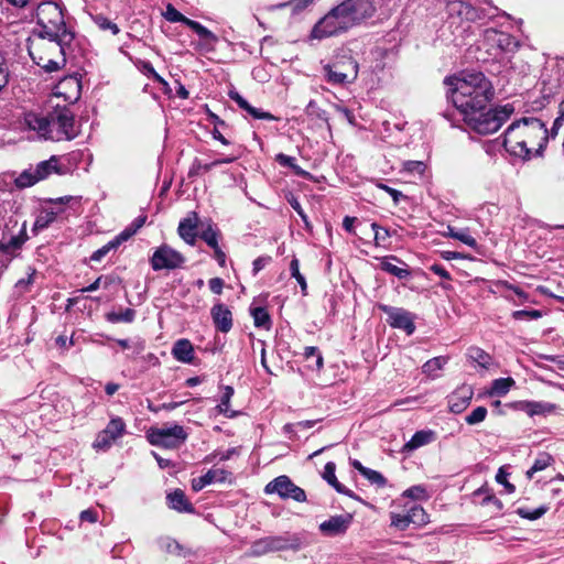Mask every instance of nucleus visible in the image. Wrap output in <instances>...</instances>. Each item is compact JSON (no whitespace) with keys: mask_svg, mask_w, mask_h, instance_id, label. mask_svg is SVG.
I'll use <instances>...</instances> for the list:
<instances>
[{"mask_svg":"<svg viewBox=\"0 0 564 564\" xmlns=\"http://www.w3.org/2000/svg\"><path fill=\"white\" fill-rule=\"evenodd\" d=\"M9 67L4 54L0 51V90L4 88L9 82Z\"/></svg>","mask_w":564,"mask_h":564,"instance_id":"obj_58","label":"nucleus"},{"mask_svg":"<svg viewBox=\"0 0 564 564\" xmlns=\"http://www.w3.org/2000/svg\"><path fill=\"white\" fill-rule=\"evenodd\" d=\"M185 258L167 245H162L153 252L150 264L154 271L174 270L181 268Z\"/></svg>","mask_w":564,"mask_h":564,"instance_id":"obj_14","label":"nucleus"},{"mask_svg":"<svg viewBox=\"0 0 564 564\" xmlns=\"http://www.w3.org/2000/svg\"><path fill=\"white\" fill-rule=\"evenodd\" d=\"M172 355L177 361L192 364L194 359V347L188 339H178L173 345Z\"/></svg>","mask_w":564,"mask_h":564,"instance_id":"obj_25","label":"nucleus"},{"mask_svg":"<svg viewBox=\"0 0 564 564\" xmlns=\"http://www.w3.org/2000/svg\"><path fill=\"white\" fill-rule=\"evenodd\" d=\"M468 359L478 365L482 369H489L492 358L484 349L479 347H469L467 350Z\"/></svg>","mask_w":564,"mask_h":564,"instance_id":"obj_30","label":"nucleus"},{"mask_svg":"<svg viewBox=\"0 0 564 564\" xmlns=\"http://www.w3.org/2000/svg\"><path fill=\"white\" fill-rule=\"evenodd\" d=\"M198 237L212 249L220 247L219 241L223 238L220 230L212 221L202 229Z\"/></svg>","mask_w":564,"mask_h":564,"instance_id":"obj_27","label":"nucleus"},{"mask_svg":"<svg viewBox=\"0 0 564 564\" xmlns=\"http://www.w3.org/2000/svg\"><path fill=\"white\" fill-rule=\"evenodd\" d=\"M188 433L177 423H166L162 426H151L147 431V438L153 446L165 449H177L187 440Z\"/></svg>","mask_w":564,"mask_h":564,"instance_id":"obj_8","label":"nucleus"},{"mask_svg":"<svg viewBox=\"0 0 564 564\" xmlns=\"http://www.w3.org/2000/svg\"><path fill=\"white\" fill-rule=\"evenodd\" d=\"M554 462V458L552 455H550L546 452L540 453L536 458L534 459L533 465L531 468L527 471L528 477H532L533 474L544 470L547 468L552 463Z\"/></svg>","mask_w":564,"mask_h":564,"instance_id":"obj_39","label":"nucleus"},{"mask_svg":"<svg viewBox=\"0 0 564 564\" xmlns=\"http://www.w3.org/2000/svg\"><path fill=\"white\" fill-rule=\"evenodd\" d=\"M474 397L471 386L462 384L447 397V405L452 413L459 414L464 412L470 404Z\"/></svg>","mask_w":564,"mask_h":564,"instance_id":"obj_18","label":"nucleus"},{"mask_svg":"<svg viewBox=\"0 0 564 564\" xmlns=\"http://www.w3.org/2000/svg\"><path fill=\"white\" fill-rule=\"evenodd\" d=\"M449 236L462 241L468 247L475 248L477 246L476 239L466 230H454L453 228H449Z\"/></svg>","mask_w":564,"mask_h":564,"instance_id":"obj_49","label":"nucleus"},{"mask_svg":"<svg viewBox=\"0 0 564 564\" xmlns=\"http://www.w3.org/2000/svg\"><path fill=\"white\" fill-rule=\"evenodd\" d=\"M435 440V432L432 430H421L413 434V436L403 445V452L410 453L422 446L431 444Z\"/></svg>","mask_w":564,"mask_h":564,"instance_id":"obj_24","label":"nucleus"},{"mask_svg":"<svg viewBox=\"0 0 564 564\" xmlns=\"http://www.w3.org/2000/svg\"><path fill=\"white\" fill-rule=\"evenodd\" d=\"M549 511V507L546 505H542L536 509L530 510L524 507H520L516 510V513L522 518L530 521L538 520L542 518Z\"/></svg>","mask_w":564,"mask_h":564,"instance_id":"obj_40","label":"nucleus"},{"mask_svg":"<svg viewBox=\"0 0 564 564\" xmlns=\"http://www.w3.org/2000/svg\"><path fill=\"white\" fill-rule=\"evenodd\" d=\"M288 202L291 205V207L297 213V215L301 217V219L304 221V224L306 226H308V217L305 214L304 209L302 208L297 198L292 196L291 198L288 199Z\"/></svg>","mask_w":564,"mask_h":564,"instance_id":"obj_61","label":"nucleus"},{"mask_svg":"<svg viewBox=\"0 0 564 564\" xmlns=\"http://www.w3.org/2000/svg\"><path fill=\"white\" fill-rule=\"evenodd\" d=\"M509 409L527 413L529 416H547L557 410V405L545 401L520 400L506 404Z\"/></svg>","mask_w":564,"mask_h":564,"instance_id":"obj_17","label":"nucleus"},{"mask_svg":"<svg viewBox=\"0 0 564 564\" xmlns=\"http://www.w3.org/2000/svg\"><path fill=\"white\" fill-rule=\"evenodd\" d=\"M352 522V514L344 513L333 516L319 524V531L326 536L343 535Z\"/></svg>","mask_w":564,"mask_h":564,"instance_id":"obj_19","label":"nucleus"},{"mask_svg":"<svg viewBox=\"0 0 564 564\" xmlns=\"http://www.w3.org/2000/svg\"><path fill=\"white\" fill-rule=\"evenodd\" d=\"M231 474L225 469H209L206 474L192 480V489L200 491L214 481L224 482Z\"/></svg>","mask_w":564,"mask_h":564,"instance_id":"obj_22","label":"nucleus"},{"mask_svg":"<svg viewBox=\"0 0 564 564\" xmlns=\"http://www.w3.org/2000/svg\"><path fill=\"white\" fill-rule=\"evenodd\" d=\"M234 388L231 386H225L223 388V395L220 398V402L217 405V410L219 413H223L227 417H234L237 415L236 411H231L229 408L230 399L234 395Z\"/></svg>","mask_w":564,"mask_h":564,"instance_id":"obj_34","label":"nucleus"},{"mask_svg":"<svg viewBox=\"0 0 564 564\" xmlns=\"http://www.w3.org/2000/svg\"><path fill=\"white\" fill-rule=\"evenodd\" d=\"M138 67L143 75H145L149 78H152L154 82L159 83L162 86L164 95L171 96L172 89L170 87V84L155 72L153 65L149 61H140Z\"/></svg>","mask_w":564,"mask_h":564,"instance_id":"obj_26","label":"nucleus"},{"mask_svg":"<svg viewBox=\"0 0 564 564\" xmlns=\"http://www.w3.org/2000/svg\"><path fill=\"white\" fill-rule=\"evenodd\" d=\"M516 381L511 377L495 379L491 382L489 395L503 397L514 386Z\"/></svg>","mask_w":564,"mask_h":564,"instance_id":"obj_33","label":"nucleus"},{"mask_svg":"<svg viewBox=\"0 0 564 564\" xmlns=\"http://www.w3.org/2000/svg\"><path fill=\"white\" fill-rule=\"evenodd\" d=\"M24 127L39 139L54 142L72 141L80 134V123L68 106H55L46 113L29 111L23 117Z\"/></svg>","mask_w":564,"mask_h":564,"instance_id":"obj_4","label":"nucleus"},{"mask_svg":"<svg viewBox=\"0 0 564 564\" xmlns=\"http://www.w3.org/2000/svg\"><path fill=\"white\" fill-rule=\"evenodd\" d=\"M36 21L39 30L26 40V48L32 61L46 73L59 69V62L42 54L44 48H52L65 61L66 48L75 39V32L67 26L63 8L56 2H44L37 7Z\"/></svg>","mask_w":564,"mask_h":564,"instance_id":"obj_2","label":"nucleus"},{"mask_svg":"<svg viewBox=\"0 0 564 564\" xmlns=\"http://www.w3.org/2000/svg\"><path fill=\"white\" fill-rule=\"evenodd\" d=\"M403 267H398L393 263H391L388 258L383 259L380 263V268L382 271L387 272V273H390L394 276H397L398 279H408L411 276V271L409 270L408 265L405 263H403Z\"/></svg>","mask_w":564,"mask_h":564,"instance_id":"obj_35","label":"nucleus"},{"mask_svg":"<svg viewBox=\"0 0 564 564\" xmlns=\"http://www.w3.org/2000/svg\"><path fill=\"white\" fill-rule=\"evenodd\" d=\"M198 226V215L196 212H191L188 216L182 219L178 224L177 232L180 237L189 246L196 243V238L199 234L196 232Z\"/></svg>","mask_w":564,"mask_h":564,"instance_id":"obj_21","label":"nucleus"},{"mask_svg":"<svg viewBox=\"0 0 564 564\" xmlns=\"http://www.w3.org/2000/svg\"><path fill=\"white\" fill-rule=\"evenodd\" d=\"M371 229L375 234L373 239H375V243L377 246L381 245L390 237L389 230L387 228L378 225L377 223L371 224Z\"/></svg>","mask_w":564,"mask_h":564,"instance_id":"obj_55","label":"nucleus"},{"mask_svg":"<svg viewBox=\"0 0 564 564\" xmlns=\"http://www.w3.org/2000/svg\"><path fill=\"white\" fill-rule=\"evenodd\" d=\"M272 258L270 256H261L253 260L252 262V274L256 276L262 269H264L270 262Z\"/></svg>","mask_w":564,"mask_h":564,"instance_id":"obj_60","label":"nucleus"},{"mask_svg":"<svg viewBox=\"0 0 564 564\" xmlns=\"http://www.w3.org/2000/svg\"><path fill=\"white\" fill-rule=\"evenodd\" d=\"M375 12L372 0H344L315 24L312 36L324 39L347 32L370 19Z\"/></svg>","mask_w":564,"mask_h":564,"instance_id":"obj_5","label":"nucleus"},{"mask_svg":"<svg viewBox=\"0 0 564 564\" xmlns=\"http://www.w3.org/2000/svg\"><path fill=\"white\" fill-rule=\"evenodd\" d=\"M210 316L218 332L226 334L232 328V313L224 303L214 304Z\"/></svg>","mask_w":564,"mask_h":564,"instance_id":"obj_20","label":"nucleus"},{"mask_svg":"<svg viewBox=\"0 0 564 564\" xmlns=\"http://www.w3.org/2000/svg\"><path fill=\"white\" fill-rule=\"evenodd\" d=\"M251 316L253 317L254 326L258 328L270 329L272 326L270 314L264 307H253L250 310Z\"/></svg>","mask_w":564,"mask_h":564,"instance_id":"obj_36","label":"nucleus"},{"mask_svg":"<svg viewBox=\"0 0 564 564\" xmlns=\"http://www.w3.org/2000/svg\"><path fill=\"white\" fill-rule=\"evenodd\" d=\"M487 413L488 411L485 406H477L465 417V422L468 425L479 424L485 421Z\"/></svg>","mask_w":564,"mask_h":564,"instance_id":"obj_48","label":"nucleus"},{"mask_svg":"<svg viewBox=\"0 0 564 564\" xmlns=\"http://www.w3.org/2000/svg\"><path fill=\"white\" fill-rule=\"evenodd\" d=\"M379 310L387 315V323L392 328L402 329L406 335L415 332V315L405 308L394 307L387 304H379Z\"/></svg>","mask_w":564,"mask_h":564,"instance_id":"obj_13","label":"nucleus"},{"mask_svg":"<svg viewBox=\"0 0 564 564\" xmlns=\"http://www.w3.org/2000/svg\"><path fill=\"white\" fill-rule=\"evenodd\" d=\"M301 547V540L299 536L290 533L281 535H269L252 542L250 546V554L252 556H262L270 552H279L293 550L297 551Z\"/></svg>","mask_w":564,"mask_h":564,"instance_id":"obj_9","label":"nucleus"},{"mask_svg":"<svg viewBox=\"0 0 564 564\" xmlns=\"http://www.w3.org/2000/svg\"><path fill=\"white\" fill-rule=\"evenodd\" d=\"M390 520H391V523H390L391 527H393L400 531L406 530L410 527V524H412V521L409 518L406 512L405 513L391 512Z\"/></svg>","mask_w":564,"mask_h":564,"instance_id":"obj_46","label":"nucleus"},{"mask_svg":"<svg viewBox=\"0 0 564 564\" xmlns=\"http://www.w3.org/2000/svg\"><path fill=\"white\" fill-rule=\"evenodd\" d=\"M496 481L498 484H501L506 488L507 492H509V494H512L516 490L514 485L510 484L507 480V474L503 471L502 468H499V470L496 475Z\"/></svg>","mask_w":564,"mask_h":564,"instance_id":"obj_62","label":"nucleus"},{"mask_svg":"<svg viewBox=\"0 0 564 564\" xmlns=\"http://www.w3.org/2000/svg\"><path fill=\"white\" fill-rule=\"evenodd\" d=\"M268 495L276 494L282 499H293L297 502L306 501L305 491L296 486L289 476L281 475L268 482L264 487Z\"/></svg>","mask_w":564,"mask_h":564,"instance_id":"obj_11","label":"nucleus"},{"mask_svg":"<svg viewBox=\"0 0 564 564\" xmlns=\"http://www.w3.org/2000/svg\"><path fill=\"white\" fill-rule=\"evenodd\" d=\"M58 88H69L72 89L70 95H66L65 93L58 91V95H64L65 100L69 102H74L79 99L80 97V89H82V83L76 77H66L63 80H61Z\"/></svg>","mask_w":564,"mask_h":564,"instance_id":"obj_28","label":"nucleus"},{"mask_svg":"<svg viewBox=\"0 0 564 564\" xmlns=\"http://www.w3.org/2000/svg\"><path fill=\"white\" fill-rule=\"evenodd\" d=\"M425 169L426 165L422 161H405L403 163V171L411 174L423 175Z\"/></svg>","mask_w":564,"mask_h":564,"instance_id":"obj_53","label":"nucleus"},{"mask_svg":"<svg viewBox=\"0 0 564 564\" xmlns=\"http://www.w3.org/2000/svg\"><path fill=\"white\" fill-rule=\"evenodd\" d=\"M304 357L306 360L311 359V358H315V368L317 370H319L321 368H323V365H324V359H323V356L319 351V349L317 347H314V346H307L304 348Z\"/></svg>","mask_w":564,"mask_h":564,"instance_id":"obj_52","label":"nucleus"},{"mask_svg":"<svg viewBox=\"0 0 564 564\" xmlns=\"http://www.w3.org/2000/svg\"><path fill=\"white\" fill-rule=\"evenodd\" d=\"M550 133L539 118H522L513 121L503 133V148L518 159L529 161L542 156Z\"/></svg>","mask_w":564,"mask_h":564,"instance_id":"obj_3","label":"nucleus"},{"mask_svg":"<svg viewBox=\"0 0 564 564\" xmlns=\"http://www.w3.org/2000/svg\"><path fill=\"white\" fill-rule=\"evenodd\" d=\"M28 239L26 221L19 224L17 219L10 218L2 229L0 251L12 253L21 249Z\"/></svg>","mask_w":564,"mask_h":564,"instance_id":"obj_10","label":"nucleus"},{"mask_svg":"<svg viewBox=\"0 0 564 564\" xmlns=\"http://www.w3.org/2000/svg\"><path fill=\"white\" fill-rule=\"evenodd\" d=\"M58 159L53 155L48 160L42 161L36 164L35 167L24 170L17 178V184L20 187H29L37 183L39 181L45 180L51 174L58 171Z\"/></svg>","mask_w":564,"mask_h":564,"instance_id":"obj_12","label":"nucleus"},{"mask_svg":"<svg viewBox=\"0 0 564 564\" xmlns=\"http://www.w3.org/2000/svg\"><path fill=\"white\" fill-rule=\"evenodd\" d=\"M490 4L489 0H451L446 4V12L451 24H462L464 22H479L492 20L497 15L510 18L506 12H500L498 8L490 7L489 10L478 9L475 4Z\"/></svg>","mask_w":564,"mask_h":564,"instance_id":"obj_6","label":"nucleus"},{"mask_svg":"<svg viewBox=\"0 0 564 564\" xmlns=\"http://www.w3.org/2000/svg\"><path fill=\"white\" fill-rule=\"evenodd\" d=\"M449 98L463 117L466 126L478 134H491L511 117V104L490 107L495 88L489 78L480 72L447 76L444 79Z\"/></svg>","mask_w":564,"mask_h":564,"instance_id":"obj_1","label":"nucleus"},{"mask_svg":"<svg viewBox=\"0 0 564 564\" xmlns=\"http://www.w3.org/2000/svg\"><path fill=\"white\" fill-rule=\"evenodd\" d=\"M241 109L245 110L253 119L268 120V121L278 120V118L274 117L272 113L264 111L260 108H256V107L251 106L249 102H247V105H245Z\"/></svg>","mask_w":564,"mask_h":564,"instance_id":"obj_45","label":"nucleus"},{"mask_svg":"<svg viewBox=\"0 0 564 564\" xmlns=\"http://www.w3.org/2000/svg\"><path fill=\"white\" fill-rule=\"evenodd\" d=\"M448 357L445 356H438L434 357L430 360H427L422 366V372L426 375L427 377L435 379L438 377V372L444 368V366L447 364Z\"/></svg>","mask_w":564,"mask_h":564,"instance_id":"obj_31","label":"nucleus"},{"mask_svg":"<svg viewBox=\"0 0 564 564\" xmlns=\"http://www.w3.org/2000/svg\"><path fill=\"white\" fill-rule=\"evenodd\" d=\"M164 18L172 22V23H185V21L187 20V18L185 15H183L178 10H176L172 4H169L166 7V11L164 13Z\"/></svg>","mask_w":564,"mask_h":564,"instance_id":"obj_56","label":"nucleus"},{"mask_svg":"<svg viewBox=\"0 0 564 564\" xmlns=\"http://www.w3.org/2000/svg\"><path fill=\"white\" fill-rule=\"evenodd\" d=\"M489 503L495 507L497 512H500L503 509L502 501L498 499L492 492L485 496L481 501L482 506H487Z\"/></svg>","mask_w":564,"mask_h":564,"instance_id":"obj_63","label":"nucleus"},{"mask_svg":"<svg viewBox=\"0 0 564 564\" xmlns=\"http://www.w3.org/2000/svg\"><path fill=\"white\" fill-rule=\"evenodd\" d=\"M409 518L412 521V524L416 525H423L427 522V514L423 507L419 505H413L408 511H406Z\"/></svg>","mask_w":564,"mask_h":564,"instance_id":"obj_43","label":"nucleus"},{"mask_svg":"<svg viewBox=\"0 0 564 564\" xmlns=\"http://www.w3.org/2000/svg\"><path fill=\"white\" fill-rule=\"evenodd\" d=\"M511 316L516 321L539 319L543 316V314L539 310H519L512 312Z\"/></svg>","mask_w":564,"mask_h":564,"instance_id":"obj_51","label":"nucleus"},{"mask_svg":"<svg viewBox=\"0 0 564 564\" xmlns=\"http://www.w3.org/2000/svg\"><path fill=\"white\" fill-rule=\"evenodd\" d=\"M322 69L328 84L344 87L357 79L359 65L351 55L339 54L332 62L324 64Z\"/></svg>","mask_w":564,"mask_h":564,"instance_id":"obj_7","label":"nucleus"},{"mask_svg":"<svg viewBox=\"0 0 564 564\" xmlns=\"http://www.w3.org/2000/svg\"><path fill=\"white\" fill-rule=\"evenodd\" d=\"M214 166L210 163L203 164L198 159H195L192 163L189 171H188V177H195L200 175L202 173H206L209 170H212Z\"/></svg>","mask_w":564,"mask_h":564,"instance_id":"obj_54","label":"nucleus"},{"mask_svg":"<svg viewBox=\"0 0 564 564\" xmlns=\"http://www.w3.org/2000/svg\"><path fill=\"white\" fill-rule=\"evenodd\" d=\"M93 21L100 30H109L113 35H117L120 32L119 26L102 14L94 15Z\"/></svg>","mask_w":564,"mask_h":564,"instance_id":"obj_44","label":"nucleus"},{"mask_svg":"<svg viewBox=\"0 0 564 564\" xmlns=\"http://www.w3.org/2000/svg\"><path fill=\"white\" fill-rule=\"evenodd\" d=\"M361 475L371 484L377 485L379 487H383L387 484V479L383 477V475L371 468L367 467L366 470H361Z\"/></svg>","mask_w":564,"mask_h":564,"instance_id":"obj_50","label":"nucleus"},{"mask_svg":"<svg viewBox=\"0 0 564 564\" xmlns=\"http://www.w3.org/2000/svg\"><path fill=\"white\" fill-rule=\"evenodd\" d=\"M305 112L308 117H314L325 122L328 121V113L324 109L319 108L315 100L308 101Z\"/></svg>","mask_w":564,"mask_h":564,"instance_id":"obj_47","label":"nucleus"},{"mask_svg":"<svg viewBox=\"0 0 564 564\" xmlns=\"http://www.w3.org/2000/svg\"><path fill=\"white\" fill-rule=\"evenodd\" d=\"M137 312L133 308H124L120 312L111 311L105 314V318L108 323L119 324V323H132L135 319Z\"/></svg>","mask_w":564,"mask_h":564,"instance_id":"obj_32","label":"nucleus"},{"mask_svg":"<svg viewBox=\"0 0 564 564\" xmlns=\"http://www.w3.org/2000/svg\"><path fill=\"white\" fill-rule=\"evenodd\" d=\"M482 37L487 45L497 51L495 55L501 53H513L520 46L519 41L514 36L509 33L498 31L495 28L485 29L482 31Z\"/></svg>","mask_w":564,"mask_h":564,"instance_id":"obj_15","label":"nucleus"},{"mask_svg":"<svg viewBox=\"0 0 564 564\" xmlns=\"http://www.w3.org/2000/svg\"><path fill=\"white\" fill-rule=\"evenodd\" d=\"M290 272L291 276L294 278L299 285L301 286V291L303 295L307 294V283L305 276L300 272V262L297 258H293L290 263Z\"/></svg>","mask_w":564,"mask_h":564,"instance_id":"obj_42","label":"nucleus"},{"mask_svg":"<svg viewBox=\"0 0 564 564\" xmlns=\"http://www.w3.org/2000/svg\"><path fill=\"white\" fill-rule=\"evenodd\" d=\"M336 465L333 462L326 463L324 467L323 478L336 491H343V484H340L335 475Z\"/></svg>","mask_w":564,"mask_h":564,"instance_id":"obj_41","label":"nucleus"},{"mask_svg":"<svg viewBox=\"0 0 564 564\" xmlns=\"http://www.w3.org/2000/svg\"><path fill=\"white\" fill-rule=\"evenodd\" d=\"M58 212L53 209L42 210L35 218L32 227L33 235H37L40 231L46 229L53 221H55Z\"/></svg>","mask_w":564,"mask_h":564,"instance_id":"obj_29","label":"nucleus"},{"mask_svg":"<svg viewBox=\"0 0 564 564\" xmlns=\"http://www.w3.org/2000/svg\"><path fill=\"white\" fill-rule=\"evenodd\" d=\"M124 433V421L119 416L112 417L106 427L97 434L93 446L98 451H107L111 447L112 443L120 438Z\"/></svg>","mask_w":564,"mask_h":564,"instance_id":"obj_16","label":"nucleus"},{"mask_svg":"<svg viewBox=\"0 0 564 564\" xmlns=\"http://www.w3.org/2000/svg\"><path fill=\"white\" fill-rule=\"evenodd\" d=\"M167 505L171 509L181 513H194L195 508L187 499L182 489H175L166 496Z\"/></svg>","mask_w":564,"mask_h":564,"instance_id":"obj_23","label":"nucleus"},{"mask_svg":"<svg viewBox=\"0 0 564 564\" xmlns=\"http://www.w3.org/2000/svg\"><path fill=\"white\" fill-rule=\"evenodd\" d=\"M501 286L507 289V290H510V291H513L514 294L519 297L520 302L519 304H523L525 302L529 301V294L525 293L522 289H520L519 286L514 285V284H511L509 283L508 281H502L500 282ZM513 303L516 305H518L517 302L513 301Z\"/></svg>","mask_w":564,"mask_h":564,"instance_id":"obj_57","label":"nucleus"},{"mask_svg":"<svg viewBox=\"0 0 564 564\" xmlns=\"http://www.w3.org/2000/svg\"><path fill=\"white\" fill-rule=\"evenodd\" d=\"M123 242L124 241L121 240L120 236L117 235L115 238H112L110 241H108L101 248L94 251L93 254L90 256V260L95 261V262L101 261L104 257H106L110 251L119 248V246H121Z\"/></svg>","mask_w":564,"mask_h":564,"instance_id":"obj_37","label":"nucleus"},{"mask_svg":"<svg viewBox=\"0 0 564 564\" xmlns=\"http://www.w3.org/2000/svg\"><path fill=\"white\" fill-rule=\"evenodd\" d=\"M147 215H139L135 217L120 234L121 240L124 242L129 240L132 236H134L139 229L143 227L147 221Z\"/></svg>","mask_w":564,"mask_h":564,"instance_id":"obj_38","label":"nucleus"},{"mask_svg":"<svg viewBox=\"0 0 564 564\" xmlns=\"http://www.w3.org/2000/svg\"><path fill=\"white\" fill-rule=\"evenodd\" d=\"M377 187L382 189V191H384L386 193H388L392 197L393 203L395 205H398L401 199H405L406 198V196L402 192H400V191H398V189H395L393 187H390V186H388V185H386L383 183H377Z\"/></svg>","mask_w":564,"mask_h":564,"instance_id":"obj_59","label":"nucleus"},{"mask_svg":"<svg viewBox=\"0 0 564 564\" xmlns=\"http://www.w3.org/2000/svg\"><path fill=\"white\" fill-rule=\"evenodd\" d=\"M196 34L204 41L208 43H215L217 42V36L209 31L206 26L202 25L198 31H196Z\"/></svg>","mask_w":564,"mask_h":564,"instance_id":"obj_64","label":"nucleus"}]
</instances>
